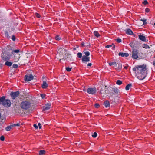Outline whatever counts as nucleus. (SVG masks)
<instances>
[{"instance_id": "f257e3e1", "label": "nucleus", "mask_w": 155, "mask_h": 155, "mask_svg": "<svg viewBox=\"0 0 155 155\" xmlns=\"http://www.w3.org/2000/svg\"><path fill=\"white\" fill-rule=\"evenodd\" d=\"M146 67V65L143 64L136 66L133 68L136 77L139 79L143 80L146 77L147 70Z\"/></svg>"}, {"instance_id": "f03ea898", "label": "nucleus", "mask_w": 155, "mask_h": 155, "mask_svg": "<svg viewBox=\"0 0 155 155\" xmlns=\"http://www.w3.org/2000/svg\"><path fill=\"white\" fill-rule=\"evenodd\" d=\"M20 105L21 108L27 110L30 107L31 104L28 101H24L21 102Z\"/></svg>"}, {"instance_id": "7ed1b4c3", "label": "nucleus", "mask_w": 155, "mask_h": 155, "mask_svg": "<svg viewBox=\"0 0 155 155\" xmlns=\"http://www.w3.org/2000/svg\"><path fill=\"white\" fill-rule=\"evenodd\" d=\"M87 91L88 93L93 95L96 92L97 90L95 87H89L87 89Z\"/></svg>"}, {"instance_id": "20e7f679", "label": "nucleus", "mask_w": 155, "mask_h": 155, "mask_svg": "<svg viewBox=\"0 0 155 155\" xmlns=\"http://www.w3.org/2000/svg\"><path fill=\"white\" fill-rule=\"evenodd\" d=\"M138 51L136 49H134L132 51V57L133 59H137L138 58Z\"/></svg>"}, {"instance_id": "39448f33", "label": "nucleus", "mask_w": 155, "mask_h": 155, "mask_svg": "<svg viewBox=\"0 0 155 155\" xmlns=\"http://www.w3.org/2000/svg\"><path fill=\"white\" fill-rule=\"evenodd\" d=\"M19 94V92L18 91L16 92H12L10 94V95L12 98L13 99H15V98L18 97Z\"/></svg>"}, {"instance_id": "423d86ee", "label": "nucleus", "mask_w": 155, "mask_h": 155, "mask_svg": "<svg viewBox=\"0 0 155 155\" xmlns=\"http://www.w3.org/2000/svg\"><path fill=\"white\" fill-rule=\"evenodd\" d=\"M2 104L4 106L8 107L10 106L11 102L9 100H6L3 101Z\"/></svg>"}, {"instance_id": "0eeeda50", "label": "nucleus", "mask_w": 155, "mask_h": 155, "mask_svg": "<svg viewBox=\"0 0 155 155\" xmlns=\"http://www.w3.org/2000/svg\"><path fill=\"white\" fill-rule=\"evenodd\" d=\"M33 79V76L31 74L26 75L25 76V80L26 81H29Z\"/></svg>"}, {"instance_id": "6e6552de", "label": "nucleus", "mask_w": 155, "mask_h": 155, "mask_svg": "<svg viewBox=\"0 0 155 155\" xmlns=\"http://www.w3.org/2000/svg\"><path fill=\"white\" fill-rule=\"evenodd\" d=\"M51 104L50 103H48L43 106V110H48L50 108Z\"/></svg>"}, {"instance_id": "1a4fd4ad", "label": "nucleus", "mask_w": 155, "mask_h": 155, "mask_svg": "<svg viewBox=\"0 0 155 155\" xmlns=\"http://www.w3.org/2000/svg\"><path fill=\"white\" fill-rule=\"evenodd\" d=\"M138 37L139 39L142 41L144 42H147V41H146L145 37L143 35H138Z\"/></svg>"}, {"instance_id": "9d476101", "label": "nucleus", "mask_w": 155, "mask_h": 155, "mask_svg": "<svg viewBox=\"0 0 155 155\" xmlns=\"http://www.w3.org/2000/svg\"><path fill=\"white\" fill-rule=\"evenodd\" d=\"M82 60L84 62H88L90 61V58L84 55L82 58Z\"/></svg>"}, {"instance_id": "9b49d317", "label": "nucleus", "mask_w": 155, "mask_h": 155, "mask_svg": "<svg viewBox=\"0 0 155 155\" xmlns=\"http://www.w3.org/2000/svg\"><path fill=\"white\" fill-rule=\"evenodd\" d=\"M2 57L3 60H5V61H8L10 59V56H8V57H4V54L2 53Z\"/></svg>"}, {"instance_id": "f8f14e48", "label": "nucleus", "mask_w": 155, "mask_h": 155, "mask_svg": "<svg viewBox=\"0 0 155 155\" xmlns=\"http://www.w3.org/2000/svg\"><path fill=\"white\" fill-rule=\"evenodd\" d=\"M126 33L129 35H132L133 33L132 30L130 29H127L125 30Z\"/></svg>"}, {"instance_id": "ddd939ff", "label": "nucleus", "mask_w": 155, "mask_h": 155, "mask_svg": "<svg viewBox=\"0 0 155 155\" xmlns=\"http://www.w3.org/2000/svg\"><path fill=\"white\" fill-rule=\"evenodd\" d=\"M48 86V84L46 83L45 81H44L43 82V84L42 85V87L43 88L45 89Z\"/></svg>"}, {"instance_id": "4468645a", "label": "nucleus", "mask_w": 155, "mask_h": 155, "mask_svg": "<svg viewBox=\"0 0 155 155\" xmlns=\"http://www.w3.org/2000/svg\"><path fill=\"white\" fill-rule=\"evenodd\" d=\"M104 105L106 108H107L110 106V103L108 101H105L104 103Z\"/></svg>"}, {"instance_id": "2eb2a0df", "label": "nucleus", "mask_w": 155, "mask_h": 155, "mask_svg": "<svg viewBox=\"0 0 155 155\" xmlns=\"http://www.w3.org/2000/svg\"><path fill=\"white\" fill-rule=\"evenodd\" d=\"M6 120V117L5 116L1 117V123H4Z\"/></svg>"}, {"instance_id": "dca6fc26", "label": "nucleus", "mask_w": 155, "mask_h": 155, "mask_svg": "<svg viewBox=\"0 0 155 155\" xmlns=\"http://www.w3.org/2000/svg\"><path fill=\"white\" fill-rule=\"evenodd\" d=\"M20 51V50L19 49H15L14 50L12 51L11 52V54H12L14 55V53H18Z\"/></svg>"}, {"instance_id": "f3484780", "label": "nucleus", "mask_w": 155, "mask_h": 155, "mask_svg": "<svg viewBox=\"0 0 155 155\" xmlns=\"http://www.w3.org/2000/svg\"><path fill=\"white\" fill-rule=\"evenodd\" d=\"M122 64H118V66L117 68H116V70L118 71H120L122 69Z\"/></svg>"}, {"instance_id": "a211bd4d", "label": "nucleus", "mask_w": 155, "mask_h": 155, "mask_svg": "<svg viewBox=\"0 0 155 155\" xmlns=\"http://www.w3.org/2000/svg\"><path fill=\"white\" fill-rule=\"evenodd\" d=\"M110 66H112L114 65V67H116L117 66V63L115 62H113L111 63H109Z\"/></svg>"}, {"instance_id": "6ab92c4d", "label": "nucleus", "mask_w": 155, "mask_h": 155, "mask_svg": "<svg viewBox=\"0 0 155 155\" xmlns=\"http://www.w3.org/2000/svg\"><path fill=\"white\" fill-rule=\"evenodd\" d=\"M12 63L10 61H6L5 63V64L6 65L8 66H11L12 65Z\"/></svg>"}, {"instance_id": "aec40b11", "label": "nucleus", "mask_w": 155, "mask_h": 155, "mask_svg": "<svg viewBox=\"0 0 155 155\" xmlns=\"http://www.w3.org/2000/svg\"><path fill=\"white\" fill-rule=\"evenodd\" d=\"M132 84H129L126 86L125 87L126 90H129L130 89V88Z\"/></svg>"}, {"instance_id": "412c9836", "label": "nucleus", "mask_w": 155, "mask_h": 155, "mask_svg": "<svg viewBox=\"0 0 155 155\" xmlns=\"http://www.w3.org/2000/svg\"><path fill=\"white\" fill-rule=\"evenodd\" d=\"M94 34L95 36L97 37L100 36L99 34V33L97 31H94Z\"/></svg>"}, {"instance_id": "4be33fe9", "label": "nucleus", "mask_w": 155, "mask_h": 155, "mask_svg": "<svg viewBox=\"0 0 155 155\" xmlns=\"http://www.w3.org/2000/svg\"><path fill=\"white\" fill-rule=\"evenodd\" d=\"M12 125H11L10 126L6 127L5 128V130L7 131H9L12 127Z\"/></svg>"}, {"instance_id": "5701e85b", "label": "nucleus", "mask_w": 155, "mask_h": 155, "mask_svg": "<svg viewBox=\"0 0 155 155\" xmlns=\"http://www.w3.org/2000/svg\"><path fill=\"white\" fill-rule=\"evenodd\" d=\"M45 151L44 150H41L39 151V154L40 155H43L45 153Z\"/></svg>"}, {"instance_id": "b1692460", "label": "nucleus", "mask_w": 155, "mask_h": 155, "mask_svg": "<svg viewBox=\"0 0 155 155\" xmlns=\"http://www.w3.org/2000/svg\"><path fill=\"white\" fill-rule=\"evenodd\" d=\"M142 47L143 48H146V49L148 48L149 47V46L148 45H147V44H143L142 45Z\"/></svg>"}, {"instance_id": "393cba45", "label": "nucleus", "mask_w": 155, "mask_h": 155, "mask_svg": "<svg viewBox=\"0 0 155 155\" xmlns=\"http://www.w3.org/2000/svg\"><path fill=\"white\" fill-rule=\"evenodd\" d=\"M116 84H117L120 85L122 84V82L120 80H117L116 82Z\"/></svg>"}, {"instance_id": "a878e982", "label": "nucleus", "mask_w": 155, "mask_h": 155, "mask_svg": "<svg viewBox=\"0 0 155 155\" xmlns=\"http://www.w3.org/2000/svg\"><path fill=\"white\" fill-rule=\"evenodd\" d=\"M77 56L79 58H81L82 56V53H78L77 54Z\"/></svg>"}, {"instance_id": "bb28decb", "label": "nucleus", "mask_w": 155, "mask_h": 155, "mask_svg": "<svg viewBox=\"0 0 155 155\" xmlns=\"http://www.w3.org/2000/svg\"><path fill=\"white\" fill-rule=\"evenodd\" d=\"M55 39L57 40H59L61 39V38L59 35H56L55 37Z\"/></svg>"}, {"instance_id": "cd10ccee", "label": "nucleus", "mask_w": 155, "mask_h": 155, "mask_svg": "<svg viewBox=\"0 0 155 155\" xmlns=\"http://www.w3.org/2000/svg\"><path fill=\"white\" fill-rule=\"evenodd\" d=\"M97 136V134L96 132H94V133L92 135V136L94 138L96 137Z\"/></svg>"}, {"instance_id": "c85d7f7f", "label": "nucleus", "mask_w": 155, "mask_h": 155, "mask_svg": "<svg viewBox=\"0 0 155 155\" xmlns=\"http://www.w3.org/2000/svg\"><path fill=\"white\" fill-rule=\"evenodd\" d=\"M84 53L85 54V56L87 57H88V56L90 55V53L88 51L84 52Z\"/></svg>"}, {"instance_id": "c756f323", "label": "nucleus", "mask_w": 155, "mask_h": 155, "mask_svg": "<svg viewBox=\"0 0 155 155\" xmlns=\"http://www.w3.org/2000/svg\"><path fill=\"white\" fill-rule=\"evenodd\" d=\"M12 127H13L15 126H20V124L19 123H17L16 124H14L12 125Z\"/></svg>"}, {"instance_id": "7c9ffc66", "label": "nucleus", "mask_w": 155, "mask_h": 155, "mask_svg": "<svg viewBox=\"0 0 155 155\" xmlns=\"http://www.w3.org/2000/svg\"><path fill=\"white\" fill-rule=\"evenodd\" d=\"M72 68H70L69 67H67L66 68V70L68 71H71Z\"/></svg>"}, {"instance_id": "2f4dec72", "label": "nucleus", "mask_w": 155, "mask_h": 155, "mask_svg": "<svg viewBox=\"0 0 155 155\" xmlns=\"http://www.w3.org/2000/svg\"><path fill=\"white\" fill-rule=\"evenodd\" d=\"M5 97L3 96L2 97H1V102H3L5 100Z\"/></svg>"}, {"instance_id": "473e14b6", "label": "nucleus", "mask_w": 155, "mask_h": 155, "mask_svg": "<svg viewBox=\"0 0 155 155\" xmlns=\"http://www.w3.org/2000/svg\"><path fill=\"white\" fill-rule=\"evenodd\" d=\"M141 21H142L143 22V25L147 23L146 22V19H141Z\"/></svg>"}, {"instance_id": "72a5a7b5", "label": "nucleus", "mask_w": 155, "mask_h": 155, "mask_svg": "<svg viewBox=\"0 0 155 155\" xmlns=\"http://www.w3.org/2000/svg\"><path fill=\"white\" fill-rule=\"evenodd\" d=\"M13 67L14 68H18V66L17 64H13Z\"/></svg>"}, {"instance_id": "f704fd0d", "label": "nucleus", "mask_w": 155, "mask_h": 155, "mask_svg": "<svg viewBox=\"0 0 155 155\" xmlns=\"http://www.w3.org/2000/svg\"><path fill=\"white\" fill-rule=\"evenodd\" d=\"M118 55L122 57H124V53L122 52H120L119 53Z\"/></svg>"}, {"instance_id": "c9c22d12", "label": "nucleus", "mask_w": 155, "mask_h": 155, "mask_svg": "<svg viewBox=\"0 0 155 155\" xmlns=\"http://www.w3.org/2000/svg\"><path fill=\"white\" fill-rule=\"evenodd\" d=\"M5 137L4 136H1V140L3 141L4 140Z\"/></svg>"}, {"instance_id": "e433bc0d", "label": "nucleus", "mask_w": 155, "mask_h": 155, "mask_svg": "<svg viewBox=\"0 0 155 155\" xmlns=\"http://www.w3.org/2000/svg\"><path fill=\"white\" fill-rule=\"evenodd\" d=\"M36 16L38 18H40V16L39 14L38 13H35Z\"/></svg>"}, {"instance_id": "4c0bfd02", "label": "nucleus", "mask_w": 155, "mask_h": 155, "mask_svg": "<svg viewBox=\"0 0 155 155\" xmlns=\"http://www.w3.org/2000/svg\"><path fill=\"white\" fill-rule=\"evenodd\" d=\"M41 96L42 98H44L45 96V95L44 94H41Z\"/></svg>"}, {"instance_id": "58836bf2", "label": "nucleus", "mask_w": 155, "mask_h": 155, "mask_svg": "<svg viewBox=\"0 0 155 155\" xmlns=\"http://www.w3.org/2000/svg\"><path fill=\"white\" fill-rule=\"evenodd\" d=\"M129 55V54L127 53H124V56L127 57Z\"/></svg>"}, {"instance_id": "ea45409f", "label": "nucleus", "mask_w": 155, "mask_h": 155, "mask_svg": "<svg viewBox=\"0 0 155 155\" xmlns=\"http://www.w3.org/2000/svg\"><path fill=\"white\" fill-rule=\"evenodd\" d=\"M100 92L101 94H105V91H103L102 90H101L100 91Z\"/></svg>"}, {"instance_id": "a19ab883", "label": "nucleus", "mask_w": 155, "mask_h": 155, "mask_svg": "<svg viewBox=\"0 0 155 155\" xmlns=\"http://www.w3.org/2000/svg\"><path fill=\"white\" fill-rule=\"evenodd\" d=\"M116 41L118 42H120L121 41V39H117L116 40Z\"/></svg>"}, {"instance_id": "79ce46f5", "label": "nucleus", "mask_w": 155, "mask_h": 155, "mask_svg": "<svg viewBox=\"0 0 155 155\" xmlns=\"http://www.w3.org/2000/svg\"><path fill=\"white\" fill-rule=\"evenodd\" d=\"M95 107L97 108L99 107V105L98 104H96L95 105Z\"/></svg>"}, {"instance_id": "37998d69", "label": "nucleus", "mask_w": 155, "mask_h": 155, "mask_svg": "<svg viewBox=\"0 0 155 155\" xmlns=\"http://www.w3.org/2000/svg\"><path fill=\"white\" fill-rule=\"evenodd\" d=\"M15 37L14 35H13L12 37V40L14 41L15 40Z\"/></svg>"}, {"instance_id": "c03bdc74", "label": "nucleus", "mask_w": 155, "mask_h": 155, "mask_svg": "<svg viewBox=\"0 0 155 155\" xmlns=\"http://www.w3.org/2000/svg\"><path fill=\"white\" fill-rule=\"evenodd\" d=\"M34 126L35 127V128L37 129L38 128V126L36 125V124H34Z\"/></svg>"}, {"instance_id": "a18cd8bd", "label": "nucleus", "mask_w": 155, "mask_h": 155, "mask_svg": "<svg viewBox=\"0 0 155 155\" xmlns=\"http://www.w3.org/2000/svg\"><path fill=\"white\" fill-rule=\"evenodd\" d=\"M5 36L6 37H8L9 36L8 33L7 32H6L5 33Z\"/></svg>"}, {"instance_id": "49530a36", "label": "nucleus", "mask_w": 155, "mask_h": 155, "mask_svg": "<svg viewBox=\"0 0 155 155\" xmlns=\"http://www.w3.org/2000/svg\"><path fill=\"white\" fill-rule=\"evenodd\" d=\"M145 11H146V12L147 13H148L149 12V9L148 8H146L145 9Z\"/></svg>"}, {"instance_id": "de8ad7c7", "label": "nucleus", "mask_w": 155, "mask_h": 155, "mask_svg": "<svg viewBox=\"0 0 155 155\" xmlns=\"http://www.w3.org/2000/svg\"><path fill=\"white\" fill-rule=\"evenodd\" d=\"M143 3L145 4L146 5L147 3V2L146 0H145L143 2Z\"/></svg>"}, {"instance_id": "09e8293b", "label": "nucleus", "mask_w": 155, "mask_h": 155, "mask_svg": "<svg viewBox=\"0 0 155 155\" xmlns=\"http://www.w3.org/2000/svg\"><path fill=\"white\" fill-rule=\"evenodd\" d=\"M87 65L88 66L90 67L92 65V64L91 63H89Z\"/></svg>"}, {"instance_id": "8fccbe9b", "label": "nucleus", "mask_w": 155, "mask_h": 155, "mask_svg": "<svg viewBox=\"0 0 155 155\" xmlns=\"http://www.w3.org/2000/svg\"><path fill=\"white\" fill-rule=\"evenodd\" d=\"M38 125L39 126V129H41V124H40V123H38Z\"/></svg>"}, {"instance_id": "3c124183", "label": "nucleus", "mask_w": 155, "mask_h": 155, "mask_svg": "<svg viewBox=\"0 0 155 155\" xmlns=\"http://www.w3.org/2000/svg\"><path fill=\"white\" fill-rule=\"evenodd\" d=\"M111 45H107L106 46V47L107 48H110V47H111Z\"/></svg>"}, {"instance_id": "603ef678", "label": "nucleus", "mask_w": 155, "mask_h": 155, "mask_svg": "<svg viewBox=\"0 0 155 155\" xmlns=\"http://www.w3.org/2000/svg\"><path fill=\"white\" fill-rule=\"evenodd\" d=\"M128 66H126L124 67V68L126 69H127L128 68Z\"/></svg>"}, {"instance_id": "864d4df0", "label": "nucleus", "mask_w": 155, "mask_h": 155, "mask_svg": "<svg viewBox=\"0 0 155 155\" xmlns=\"http://www.w3.org/2000/svg\"><path fill=\"white\" fill-rule=\"evenodd\" d=\"M132 43H130V45L131 46V47H132Z\"/></svg>"}, {"instance_id": "5fc2aeb1", "label": "nucleus", "mask_w": 155, "mask_h": 155, "mask_svg": "<svg viewBox=\"0 0 155 155\" xmlns=\"http://www.w3.org/2000/svg\"><path fill=\"white\" fill-rule=\"evenodd\" d=\"M153 65L155 66V61L153 62Z\"/></svg>"}, {"instance_id": "6e6d98bb", "label": "nucleus", "mask_w": 155, "mask_h": 155, "mask_svg": "<svg viewBox=\"0 0 155 155\" xmlns=\"http://www.w3.org/2000/svg\"><path fill=\"white\" fill-rule=\"evenodd\" d=\"M115 46H114H114H113V47H114V48H115Z\"/></svg>"}, {"instance_id": "4d7b16f0", "label": "nucleus", "mask_w": 155, "mask_h": 155, "mask_svg": "<svg viewBox=\"0 0 155 155\" xmlns=\"http://www.w3.org/2000/svg\"><path fill=\"white\" fill-rule=\"evenodd\" d=\"M154 26H155V23H154Z\"/></svg>"}, {"instance_id": "13d9d810", "label": "nucleus", "mask_w": 155, "mask_h": 155, "mask_svg": "<svg viewBox=\"0 0 155 155\" xmlns=\"http://www.w3.org/2000/svg\"><path fill=\"white\" fill-rule=\"evenodd\" d=\"M61 50V49H59V50Z\"/></svg>"}]
</instances>
